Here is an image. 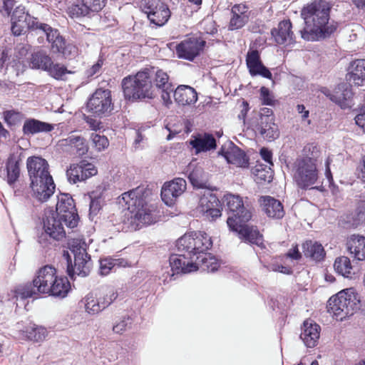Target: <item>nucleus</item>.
Instances as JSON below:
<instances>
[{"instance_id": "nucleus-11", "label": "nucleus", "mask_w": 365, "mask_h": 365, "mask_svg": "<svg viewBox=\"0 0 365 365\" xmlns=\"http://www.w3.org/2000/svg\"><path fill=\"white\" fill-rule=\"evenodd\" d=\"M54 214L57 217L63 220V223L69 228L77 226L78 215L74 205L72 197L66 193H61L58 196L56 210Z\"/></svg>"}, {"instance_id": "nucleus-8", "label": "nucleus", "mask_w": 365, "mask_h": 365, "mask_svg": "<svg viewBox=\"0 0 365 365\" xmlns=\"http://www.w3.org/2000/svg\"><path fill=\"white\" fill-rule=\"evenodd\" d=\"M71 250L74 255V267L68 266V275L73 278L74 275L86 277L91 268V257L86 252V244L80 240H73L70 244Z\"/></svg>"}, {"instance_id": "nucleus-51", "label": "nucleus", "mask_w": 365, "mask_h": 365, "mask_svg": "<svg viewBox=\"0 0 365 365\" xmlns=\"http://www.w3.org/2000/svg\"><path fill=\"white\" fill-rule=\"evenodd\" d=\"M90 215H96L101 210L103 205V200L97 192H93L91 195Z\"/></svg>"}, {"instance_id": "nucleus-36", "label": "nucleus", "mask_w": 365, "mask_h": 365, "mask_svg": "<svg viewBox=\"0 0 365 365\" xmlns=\"http://www.w3.org/2000/svg\"><path fill=\"white\" fill-rule=\"evenodd\" d=\"M81 307L89 315H95L105 309V304L100 297H96L93 294H88L79 302Z\"/></svg>"}, {"instance_id": "nucleus-42", "label": "nucleus", "mask_w": 365, "mask_h": 365, "mask_svg": "<svg viewBox=\"0 0 365 365\" xmlns=\"http://www.w3.org/2000/svg\"><path fill=\"white\" fill-rule=\"evenodd\" d=\"M194 262H196L197 265V269L195 271L197 270L199 267L202 270H207L211 272L216 271L218 268V263L216 258L207 253L197 256L196 260Z\"/></svg>"}, {"instance_id": "nucleus-47", "label": "nucleus", "mask_w": 365, "mask_h": 365, "mask_svg": "<svg viewBox=\"0 0 365 365\" xmlns=\"http://www.w3.org/2000/svg\"><path fill=\"white\" fill-rule=\"evenodd\" d=\"M100 263V274L101 275L108 274L113 269L120 267V259L106 257L101 259Z\"/></svg>"}, {"instance_id": "nucleus-50", "label": "nucleus", "mask_w": 365, "mask_h": 365, "mask_svg": "<svg viewBox=\"0 0 365 365\" xmlns=\"http://www.w3.org/2000/svg\"><path fill=\"white\" fill-rule=\"evenodd\" d=\"M132 319L129 316H123L115 322L113 327V331L116 334H121L130 327Z\"/></svg>"}, {"instance_id": "nucleus-16", "label": "nucleus", "mask_w": 365, "mask_h": 365, "mask_svg": "<svg viewBox=\"0 0 365 365\" xmlns=\"http://www.w3.org/2000/svg\"><path fill=\"white\" fill-rule=\"evenodd\" d=\"M151 72V81H154V88H155V96L157 93L160 92L161 98L165 105L172 103L170 95L173 92V88L169 82V76L168 73L161 69L157 70L155 72Z\"/></svg>"}, {"instance_id": "nucleus-52", "label": "nucleus", "mask_w": 365, "mask_h": 365, "mask_svg": "<svg viewBox=\"0 0 365 365\" xmlns=\"http://www.w3.org/2000/svg\"><path fill=\"white\" fill-rule=\"evenodd\" d=\"M57 53H61L66 58H73L77 55L78 48L72 43H66L65 41L62 48Z\"/></svg>"}, {"instance_id": "nucleus-40", "label": "nucleus", "mask_w": 365, "mask_h": 365, "mask_svg": "<svg viewBox=\"0 0 365 365\" xmlns=\"http://www.w3.org/2000/svg\"><path fill=\"white\" fill-rule=\"evenodd\" d=\"M53 128V125L36 119H29L24 122L23 132L25 135H34L41 132H49Z\"/></svg>"}, {"instance_id": "nucleus-39", "label": "nucleus", "mask_w": 365, "mask_h": 365, "mask_svg": "<svg viewBox=\"0 0 365 365\" xmlns=\"http://www.w3.org/2000/svg\"><path fill=\"white\" fill-rule=\"evenodd\" d=\"M224 157L228 163L235 165L237 167H246L248 165V159L246 155L237 146L229 148L225 152Z\"/></svg>"}, {"instance_id": "nucleus-58", "label": "nucleus", "mask_w": 365, "mask_h": 365, "mask_svg": "<svg viewBox=\"0 0 365 365\" xmlns=\"http://www.w3.org/2000/svg\"><path fill=\"white\" fill-rule=\"evenodd\" d=\"M260 155L265 162L269 165H273L272 162V154L269 150L265 148H262L260 150Z\"/></svg>"}, {"instance_id": "nucleus-23", "label": "nucleus", "mask_w": 365, "mask_h": 365, "mask_svg": "<svg viewBox=\"0 0 365 365\" xmlns=\"http://www.w3.org/2000/svg\"><path fill=\"white\" fill-rule=\"evenodd\" d=\"M59 143L66 151L78 156L84 155L88 150V146L85 138L75 133H71L66 138L61 140Z\"/></svg>"}, {"instance_id": "nucleus-32", "label": "nucleus", "mask_w": 365, "mask_h": 365, "mask_svg": "<svg viewBox=\"0 0 365 365\" xmlns=\"http://www.w3.org/2000/svg\"><path fill=\"white\" fill-rule=\"evenodd\" d=\"M173 96L176 103L182 106L192 105L197 101L196 91L185 85L178 86L173 93Z\"/></svg>"}, {"instance_id": "nucleus-22", "label": "nucleus", "mask_w": 365, "mask_h": 365, "mask_svg": "<svg viewBox=\"0 0 365 365\" xmlns=\"http://www.w3.org/2000/svg\"><path fill=\"white\" fill-rule=\"evenodd\" d=\"M31 187L34 196L40 202H45L53 194L55 184L51 175L45 177V179H38L31 182Z\"/></svg>"}, {"instance_id": "nucleus-29", "label": "nucleus", "mask_w": 365, "mask_h": 365, "mask_svg": "<svg viewBox=\"0 0 365 365\" xmlns=\"http://www.w3.org/2000/svg\"><path fill=\"white\" fill-rule=\"evenodd\" d=\"M190 145L195 150L197 154L215 150L217 146L215 137L208 133H197L192 136Z\"/></svg>"}, {"instance_id": "nucleus-12", "label": "nucleus", "mask_w": 365, "mask_h": 365, "mask_svg": "<svg viewBox=\"0 0 365 365\" xmlns=\"http://www.w3.org/2000/svg\"><path fill=\"white\" fill-rule=\"evenodd\" d=\"M88 110L97 115H108L113 110L111 92L108 89H97L87 103Z\"/></svg>"}, {"instance_id": "nucleus-38", "label": "nucleus", "mask_w": 365, "mask_h": 365, "mask_svg": "<svg viewBox=\"0 0 365 365\" xmlns=\"http://www.w3.org/2000/svg\"><path fill=\"white\" fill-rule=\"evenodd\" d=\"M347 249L358 260L365 259V237L352 235L347 241Z\"/></svg>"}, {"instance_id": "nucleus-56", "label": "nucleus", "mask_w": 365, "mask_h": 365, "mask_svg": "<svg viewBox=\"0 0 365 365\" xmlns=\"http://www.w3.org/2000/svg\"><path fill=\"white\" fill-rule=\"evenodd\" d=\"M261 99L263 104L272 105V99L269 96V91L267 88L262 87L260 89Z\"/></svg>"}, {"instance_id": "nucleus-10", "label": "nucleus", "mask_w": 365, "mask_h": 365, "mask_svg": "<svg viewBox=\"0 0 365 365\" xmlns=\"http://www.w3.org/2000/svg\"><path fill=\"white\" fill-rule=\"evenodd\" d=\"M11 30L14 36H21L26 33L28 29L38 31L41 22L31 16L25 11L24 7L19 6L13 11L11 17Z\"/></svg>"}, {"instance_id": "nucleus-5", "label": "nucleus", "mask_w": 365, "mask_h": 365, "mask_svg": "<svg viewBox=\"0 0 365 365\" xmlns=\"http://www.w3.org/2000/svg\"><path fill=\"white\" fill-rule=\"evenodd\" d=\"M317 146L308 144L304 147L302 155L299 156L293 164V179L301 189L307 190L312 187L319 178L317 168Z\"/></svg>"}, {"instance_id": "nucleus-24", "label": "nucleus", "mask_w": 365, "mask_h": 365, "mask_svg": "<svg viewBox=\"0 0 365 365\" xmlns=\"http://www.w3.org/2000/svg\"><path fill=\"white\" fill-rule=\"evenodd\" d=\"M231 14L228 29L234 31L242 29L248 23L250 11L245 4H238L232 7Z\"/></svg>"}, {"instance_id": "nucleus-14", "label": "nucleus", "mask_w": 365, "mask_h": 365, "mask_svg": "<svg viewBox=\"0 0 365 365\" xmlns=\"http://www.w3.org/2000/svg\"><path fill=\"white\" fill-rule=\"evenodd\" d=\"M205 45V41L197 36L185 38L176 46V53L180 58L192 61Z\"/></svg>"}, {"instance_id": "nucleus-62", "label": "nucleus", "mask_w": 365, "mask_h": 365, "mask_svg": "<svg viewBox=\"0 0 365 365\" xmlns=\"http://www.w3.org/2000/svg\"><path fill=\"white\" fill-rule=\"evenodd\" d=\"M329 164H330V160H329V158H328L326 162L325 175H326V177L327 178V179L330 181L332 180V175L331 173Z\"/></svg>"}, {"instance_id": "nucleus-17", "label": "nucleus", "mask_w": 365, "mask_h": 365, "mask_svg": "<svg viewBox=\"0 0 365 365\" xmlns=\"http://www.w3.org/2000/svg\"><path fill=\"white\" fill-rule=\"evenodd\" d=\"M235 220L232 217H229L227 220V224L229 228L234 232H237L240 238L248 241L250 243L262 245V236L259 231L253 227H250L245 223L234 222Z\"/></svg>"}, {"instance_id": "nucleus-21", "label": "nucleus", "mask_w": 365, "mask_h": 365, "mask_svg": "<svg viewBox=\"0 0 365 365\" xmlns=\"http://www.w3.org/2000/svg\"><path fill=\"white\" fill-rule=\"evenodd\" d=\"M26 168L31 182L45 179V177L51 175L48 162L39 156L29 157L26 160Z\"/></svg>"}, {"instance_id": "nucleus-60", "label": "nucleus", "mask_w": 365, "mask_h": 365, "mask_svg": "<svg viewBox=\"0 0 365 365\" xmlns=\"http://www.w3.org/2000/svg\"><path fill=\"white\" fill-rule=\"evenodd\" d=\"M301 253L299 252L297 245L290 249L289 251L287 252V257L293 259H299L301 258Z\"/></svg>"}, {"instance_id": "nucleus-55", "label": "nucleus", "mask_w": 365, "mask_h": 365, "mask_svg": "<svg viewBox=\"0 0 365 365\" xmlns=\"http://www.w3.org/2000/svg\"><path fill=\"white\" fill-rule=\"evenodd\" d=\"M107 0H86V2L91 4L94 12L101 11L106 4Z\"/></svg>"}, {"instance_id": "nucleus-59", "label": "nucleus", "mask_w": 365, "mask_h": 365, "mask_svg": "<svg viewBox=\"0 0 365 365\" xmlns=\"http://www.w3.org/2000/svg\"><path fill=\"white\" fill-rule=\"evenodd\" d=\"M355 122L356 124L361 128L363 131L365 133V111L358 114L355 117Z\"/></svg>"}, {"instance_id": "nucleus-44", "label": "nucleus", "mask_w": 365, "mask_h": 365, "mask_svg": "<svg viewBox=\"0 0 365 365\" xmlns=\"http://www.w3.org/2000/svg\"><path fill=\"white\" fill-rule=\"evenodd\" d=\"M188 179L193 187L204 188L206 187L207 178L205 173L200 167L195 168L188 175Z\"/></svg>"}, {"instance_id": "nucleus-4", "label": "nucleus", "mask_w": 365, "mask_h": 365, "mask_svg": "<svg viewBox=\"0 0 365 365\" xmlns=\"http://www.w3.org/2000/svg\"><path fill=\"white\" fill-rule=\"evenodd\" d=\"M118 202L129 211L128 217L134 229H139L155 221L153 208L145 203L143 190L140 187L122 194Z\"/></svg>"}, {"instance_id": "nucleus-63", "label": "nucleus", "mask_w": 365, "mask_h": 365, "mask_svg": "<svg viewBox=\"0 0 365 365\" xmlns=\"http://www.w3.org/2000/svg\"><path fill=\"white\" fill-rule=\"evenodd\" d=\"M15 115L16 113L13 111L8 110L4 112L5 120L9 123H11V120Z\"/></svg>"}, {"instance_id": "nucleus-45", "label": "nucleus", "mask_w": 365, "mask_h": 365, "mask_svg": "<svg viewBox=\"0 0 365 365\" xmlns=\"http://www.w3.org/2000/svg\"><path fill=\"white\" fill-rule=\"evenodd\" d=\"M26 337L31 341L40 342L45 340L47 336V331L43 327L35 324L28 327L25 331Z\"/></svg>"}, {"instance_id": "nucleus-41", "label": "nucleus", "mask_w": 365, "mask_h": 365, "mask_svg": "<svg viewBox=\"0 0 365 365\" xmlns=\"http://www.w3.org/2000/svg\"><path fill=\"white\" fill-rule=\"evenodd\" d=\"M302 248L306 257L316 261L322 260L325 255L324 247L317 242L307 241L303 244Z\"/></svg>"}, {"instance_id": "nucleus-18", "label": "nucleus", "mask_w": 365, "mask_h": 365, "mask_svg": "<svg viewBox=\"0 0 365 365\" xmlns=\"http://www.w3.org/2000/svg\"><path fill=\"white\" fill-rule=\"evenodd\" d=\"M97 174V169L92 163L85 160L70 165L66 175L70 182H82Z\"/></svg>"}, {"instance_id": "nucleus-6", "label": "nucleus", "mask_w": 365, "mask_h": 365, "mask_svg": "<svg viewBox=\"0 0 365 365\" xmlns=\"http://www.w3.org/2000/svg\"><path fill=\"white\" fill-rule=\"evenodd\" d=\"M122 86L126 99L135 101L155 97V88L151 81L150 70L139 71L135 76L123 78Z\"/></svg>"}, {"instance_id": "nucleus-28", "label": "nucleus", "mask_w": 365, "mask_h": 365, "mask_svg": "<svg viewBox=\"0 0 365 365\" xmlns=\"http://www.w3.org/2000/svg\"><path fill=\"white\" fill-rule=\"evenodd\" d=\"M292 24L289 20L279 23L277 28L272 30L271 34L278 44L288 46L294 42V36L291 31Z\"/></svg>"}, {"instance_id": "nucleus-15", "label": "nucleus", "mask_w": 365, "mask_h": 365, "mask_svg": "<svg viewBox=\"0 0 365 365\" xmlns=\"http://www.w3.org/2000/svg\"><path fill=\"white\" fill-rule=\"evenodd\" d=\"M197 210L208 220H215L222 215L220 202L213 194L201 197Z\"/></svg>"}, {"instance_id": "nucleus-30", "label": "nucleus", "mask_w": 365, "mask_h": 365, "mask_svg": "<svg viewBox=\"0 0 365 365\" xmlns=\"http://www.w3.org/2000/svg\"><path fill=\"white\" fill-rule=\"evenodd\" d=\"M352 91L347 83H341L333 91L330 100L338 104L341 108H350Z\"/></svg>"}, {"instance_id": "nucleus-43", "label": "nucleus", "mask_w": 365, "mask_h": 365, "mask_svg": "<svg viewBox=\"0 0 365 365\" xmlns=\"http://www.w3.org/2000/svg\"><path fill=\"white\" fill-rule=\"evenodd\" d=\"M90 11L94 12L91 8V4L86 2V0H83L82 3L72 4L68 7V14L71 18L85 16L88 15Z\"/></svg>"}, {"instance_id": "nucleus-13", "label": "nucleus", "mask_w": 365, "mask_h": 365, "mask_svg": "<svg viewBox=\"0 0 365 365\" xmlns=\"http://www.w3.org/2000/svg\"><path fill=\"white\" fill-rule=\"evenodd\" d=\"M227 208L232 213L235 222L245 223L252 217L251 208L247 204H245L242 197L239 195L227 194L224 197Z\"/></svg>"}, {"instance_id": "nucleus-64", "label": "nucleus", "mask_w": 365, "mask_h": 365, "mask_svg": "<svg viewBox=\"0 0 365 365\" xmlns=\"http://www.w3.org/2000/svg\"><path fill=\"white\" fill-rule=\"evenodd\" d=\"M264 116H274L272 114V110L269 108H264L262 110V113H260L259 117H264Z\"/></svg>"}, {"instance_id": "nucleus-57", "label": "nucleus", "mask_w": 365, "mask_h": 365, "mask_svg": "<svg viewBox=\"0 0 365 365\" xmlns=\"http://www.w3.org/2000/svg\"><path fill=\"white\" fill-rule=\"evenodd\" d=\"M297 111L299 114H301V118L303 121H307V124L309 125L311 121L310 120H308L309 112L308 110L306 109L305 106L304 105H297Z\"/></svg>"}, {"instance_id": "nucleus-3", "label": "nucleus", "mask_w": 365, "mask_h": 365, "mask_svg": "<svg viewBox=\"0 0 365 365\" xmlns=\"http://www.w3.org/2000/svg\"><path fill=\"white\" fill-rule=\"evenodd\" d=\"M70 289V283L67 278L58 277L56 269L49 265L41 268L33 284L19 285L15 290V297L26 299L32 297L37 293L64 297Z\"/></svg>"}, {"instance_id": "nucleus-19", "label": "nucleus", "mask_w": 365, "mask_h": 365, "mask_svg": "<svg viewBox=\"0 0 365 365\" xmlns=\"http://www.w3.org/2000/svg\"><path fill=\"white\" fill-rule=\"evenodd\" d=\"M63 220L57 217L53 212L46 216L43 221L45 234L40 237V243L43 244V237L49 236L51 239L60 241L66 237V231L63 225Z\"/></svg>"}, {"instance_id": "nucleus-9", "label": "nucleus", "mask_w": 365, "mask_h": 365, "mask_svg": "<svg viewBox=\"0 0 365 365\" xmlns=\"http://www.w3.org/2000/svg\"><path fill=\"white\" fill-rule=\"evenodd\" d=\"M141 7L150 23L162 26L170 17L168 6L160 0H142Z\"/></svg>"}, {"instance_id": "nucleus-7", "label": "nucleus", "mask_w": 365, "mask_h": 365, "mask_svg": "<svg viewBox=\"0 0 365 365\" xmlns=\"http://www.w3.org/2000/svg\"><path fill=\"white\" fill-rule=\"evenodd\" d=\"M359 299L353 289H346L338 292L328 301V312L337 320H343L352 315L359 307Z\"/></svg>"}, {"instance_id": "nucleus-26", "label": "nucleus", "mask_w": 365, "mask_h": 365, "mask_svg": "<svg viewBox=\"0 0 365 365\" xmlns=\"http://www.w3.org/2000/svg\"><path fill=\"white\" fill-rule=\"evenodd\" d=\"M246 63L251 76H261L270 79L271 72L262 64L257 50H250L247 53Z\"/></svg>"}, {"instance_id": "nucleus-35", "label": "nucleus", "mask_w": 365, "mask_h": 365, "mask_svg": "<svg viewBox=\"0 0 365 365\" xmlns=\"http://www.w3.org/2000/svg\"><path fill=\"white\" fill-rule=\"evenodd\" d=\"M347 78L356 86L363 83L365 81V59H356L350 63Z\"/></svg>"}, {"instance_id": "nucleus-2", "label": "nucleus", "mask_w": 365, "mask_h": 365, "mask_svg": "<svg viewBox=\"0 0 365 365\" xmlns=\"http://www.w3.org/2000/svg\"><path fill=\"white\" fill-rule=\"evenodd\" d=\"M330 4L324 0H314L307 4L301 11L305 26L300 31L301 36L307 41H318L333 34L336 26L329 23Z\"/></svg>"}, {"instance_id": "nucleus-27", "label": "nucleus", "mask_w": 365, "mask_h": 365, "mask_svg": "<svg viewBox=\"0 0 365 365\" xmlns=\"http://www.w3.org/2000/svg\"><path fill=\"white\" fill-rule=\"evenodd\" d=\"M320 327L314 321H304L302 327L300 339L306 346L312 348L317 344L320 336Z\"/></svg>"}, {"instance_id": "nucleus-48", "label": "nucleus", "mask_w": 365, "mask_h": 365, "mask_svg": "<svg viewBox=\"0 0 365 365\" xmlns=\"http://www.w3.org/2000/svg\"><path fill=\"white\" fill-rule=\"evenodd\" d=\"M46 72L56 80H62L66 74L70 73L63 65L54 63L53 60L51 61V66L48 67Z\"/></svg>"}, {"instance_id": "nucleus-49", "label": "nucleus", "mask_w": 365, "mask_h": 365, "mask_svg": "<svg viewBox=\"0 0 365 365\" xmlns=\"http://www.w3.org/2000/svg\"><path fill=\"white\" fill-rule=\"evenodd\" d=\"M90 138L92 142V146L98 152L105 150L109 145L108 140L105 135L92 133Z\"/></svg>"}, {"instance_id": "nucleus-46", "label": "nucleus", "mask_w": 365, "mask_h": 365, "mask_svg": "<svg viewBox=\"0 0 365 365\" xmlns=\"http://www.w3.org/2000/svg\"><path fill=\"white\" fill-rule=\"evenodd\" d=\"M335 270L344 277H349L352 267L350 259L347 257H340L336 259L334 264Z\"/></svg>"}, {"instance_id": "nucleus-54", "label": "nucleus", "mask_w": 365, "mask_h": 365, "mask_svg": "<svg viewBox=\"0 0 365 365\" xmlns=\"http://www.w3.org/2000/svg\"><path fill=\"white\" fill-rule=\"evenodd\" d=\"M103 64V60L99 58L98 61L94 63L91 68L86 71V75L88 78L93 77L94 75L98 74Z\"/></svg>"}, {"instance_id": "nucleus-53", "label": "nucleus", "mask_w": 365, "mask_h": 365, "mask_svg": "<svg viewBox=\"0 0 365 365\" xmlns=\"http://www.w3.org/2000/svg\"><path fill=\"white\" fill-rule=\"evenodd\" d=\"M117 297L118 294L113 289H108L103 297H101L103 304H105V309L108 307L113 301H115Z\"/></svg>"}, {"instance_id": "nucleus-1", "label": "nucleus", "mask_w": 365, "mask_h": 365, "mask_svg": "<svg viewBox=\"0 0 365 365\" xmlns=\"http://www.w3.org/2000/svg\"><path fill=\"white\" fill-rule=\"evenodd\" d=\"M210 237L204 232H192L185 234L176 242L178 253L170 257L172 270L178 274H187L197 269L193 257L206 254L212 247Z\"/></svg>"}, {"instance_id": "nucleus-37", "label": "nucleus", "mask_w": 365, "mask_h": 365, "mask_svg": "<svg viewBox=\"0 0 365 365\" xmlns=\"http://www.w3.org/2000/svg\"><path fill=\"white\" fill-rule=\"evenodd\" d=\"M52 58L46 51L38 50L34 52L29 58V67L32 69L47 71L51 65Z\"/></svg>"}, {"instance_id": "nucleus-61", "label": "nucleus", "mask_w": 365, "mask_h": 365, "mask_svg": "<svg viewBox=\"0 0 365 365\" xmlns=\"http://www.w3.org/2000/svg\"><path fill=\"white\" fill-rule=\"evenodd\" d=\"M242 108L241 110L240 114L239 115L240 118H244L249 110V105L247 101H243L242 103Z\"/></svg>"}, {"instance_id": "nucleus-33", "label": "nucleus", "mask_w": 365, "mask_h": 365, "mask_svg": "<svg viewBox=\"0 0 365 365\" xmlns=\"http://www.w3.org/2000/svg\"><path fill=\"white\" fill-rule=\"evenodd\" d=\"M261 205L263 210L269 217L281 219L284 215V210L282 203L270 196L262 197Z\"/></svg>"}, {"instance_id": "nucleus-34", "label": "nucleus", "mask_w": 365, "mask_h": 365, "mask_svg": "<svg viewBox=\"0 0 365 365\" xmlns=\"http://www.w3.org/2000/svg\"><path fill=\"white\" fill-rule=\"evenodd\" d=\"M20 157L14 153L10 154L6 160L5 165L6 173V180L10 186L14 185L20 177Z\"/></svg>"}, {"instance_id": "nucleus-25", "label": "nucleus", "mask_w": 365, "mask_h": 365, "mask_svg": "<svg viewBox=\"0 0 365 365\" xmlns=\"http://www.w3.org/2000/svg\"><path fill=\"white\" fill-rule=\"evenodd\" d=\"M255 129L268 141H273L279 135L278 126L274 123V116L259 117V121Z\"/></svg>"}, {"instance_id": "nucleus-20", "label": "nucleus", "mask_w": 365, "mask_h": 365, "mask_svg": "<svg viewBox=\"0 0 365 365\" xmlns=\"http://www.w3.org/2000/svg\"><path fill=\"white\" fill-rule=\"evenodd\" d=\"M185 189L186 181L181 178L165 182L161 189L162 200L167 205L171 206Z\"/></svg>"}, {"instance_id": "nucleus-31", "label": "nucleus", "mask_w": 365, "mask_h": 365, "mask_svg": "<svg viewBox=\"0 0 365 365\" xmlns=\"http://www.w3.org/2000/svg\"><path fill=\"white\" fill-rule=\"evenodd\" d=\"M41 31L46 36L47 41L51 44V49L53 53L59 51L65 42V38L60 34L56 29L52 28L47 24L42 23L39 25Z\"/></svg>"}]
</instances>
